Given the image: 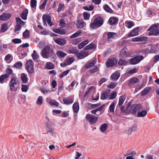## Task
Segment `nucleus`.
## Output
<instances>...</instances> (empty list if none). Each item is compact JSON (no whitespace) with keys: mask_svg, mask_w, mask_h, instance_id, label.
<instances>
[{"mask_svg":"<svg viewBox=\"0 0 159 159\" xmlns=\"http://www.w3.org/2000/svg\"><path fill=\"white\" fill-rule=\"evenodd\" d=\"M40 53L42 57L44 58L48 59L49 57H52L55 59L56 58V54L53 50L48 45L43 47Z\"/></svg>","mask_w":159,"mask_h":159,"instance_id":"nucleus-1","label":"nucleus"},{"mask_svg":"<svg viewBox=\"0 0 159 159\" xmlns=\"http://www.w3.org/2000/svg\"><path fill=\"white\" fill-rule=\"evenodd\" d=\"M9 86L10 90L13 91H16L20 85L18 78L13 76L9 82Z\"/></svg>","mask_w":159,"mask_h":159,"instance_id":"nucleus-2","label":"nucleus"},{"mask_svg":"<svg viewBox=\"0 0 159 159\" xmlns=\"http://www.w3.org/2000/svg\"><path fill=\"white\" fill-rule=\"evenodd\" d=\"M103 23V19L100 17L96 18L93 22L91 23L90 25L91 28L95 29L101 27Z\"/></svg>","mask_w":159,"mask_h":159,"instance_id":"nucleus-3","label":"nucleus"},{"mask_svg":"<svg viewBox=\"0 0 159 159\" xmlns=\"http://www.w3.org/2000/svg\"><path fill=\"white\" fill-rule=\"evenodd\" d=\"M150 31L148 33L149 36H157L159 35V24H156L152 25L147 30Z\"/></svg>","mask_w":159,"mask_h":159,"instance_id":"nucleus-4","label":"nucleus"},{"mask_svg":"<svg viewBox=\"0 0 159 159\" xmlns=\"http://www.w3.org/2000/svg\"><path fill=\"white\" fill-rule=\"evenodd\" d=\"M16 23L14 29V32L15 33L20 30L22 26L24 25L25 23V22L22 21L19 17H16Z\"/></svg>","mask_w":159,"mask_h":159,"instance_id":"nucleus-5","label":"nucleus"},{"mask_svg":"<svg viewBox=\"0 0 159 159\" xmlns=\"http://www.w3.org/2000/svg\"><path fill=\"white\" fill-rule=\"evenodd\" d=\"M85 118L87 121L92 125L95 124L98 120V117L89 114L86 115Z\"/></svg>","mask_w":159,"mask_h":159,"instance_id":"nucleus-6","label":"nucleus"},{"mask_svg":"<svg viewBox=\"0 0 159 159\" xmlns=\"http://www.w3.org/2000/svg\"><path fill=\"white\" fill-rule=\"evenodd\" d=\"M34 63L32 60L27 61L26 63V68L27 71L30 74L33 73L34 71Z\"/></svg>","mask_w":159,"mask_h":159,"instance_id":"nucleus-7","label":"nucleus"},{"mask_svg":"<svg viewBox=\"0 0 159 159\" xmlns=\"http://www.w3.org/2000/svg\"><path fill=\"white\" fill-rule=\"evenodd\" d=\"M143 57L142 56H138L130 59V63L132 65H135L140 62L143 59Z\"/></svg>","mask_w":159,"mask_h":159,"instance_id":"nucleus-8","label":"nucleus"},{"mask_svg":"<svg viewBox=\"0 0 159 159\" xmlns=\"http://www.w3.org/2000/svg\"><path fill=\"white\" fill-rule=\"evenodd\" d=\"M141 109V106L140 105L134 104L132 106L130 109V112L133 114H136V112L139 111Z\"/></svg>","mask_w":159,"mask_h":159,"instance_id":"nucleus-9","label":"nucleus"},{"mask_svg":"<svg viewBox=\"0 0 159 159\" xmlns=\"http://www.w3.org/2000/svg\"><path fill=\"white\" fill-rule=\"evenodd\" d=\"M117 63L116 59L115 58L108 59L106 61V64L107 67L113 66H115Z\"/></svg>","mask_w":159,"mask_h":159,"instance_id":"nucleus-10","label":"nucleus"},{"mask_svg":"<svg viewBox=\"0 0 159 159\" xmlns=\"http://www.w3.org/2000/svg\"><path fill=\"white\" fill-rule=\"evenodd\" d=\"M89 55V52L87 51H82L80 52H77L75 56L79 59H82Z\"/></svg>","mask_w":159,"mask_h":159,"instance_id":"nucleus-11","label":"nucleus"},{"mask_svg":"<svg viewBox=\"0 0 159 159\" xmlns=\"http://www.w3.org/2000/svg\"><path fill=\"white\" fill-rule=\"evenodd\" d=\"M97 60L95 58H94L92 60L88 61L87 64L85 66L84 68L87 69L90 68L94 66L97 63Z\"/></svg>","mask_w":159,"mask_h":159,"instance_id":"nucleus-12","label":"nucleus"},{"mask_svg":"<svg viewBox=\"0 0 159 159\" xmlns=\"http://www.w3.org/2000/svg\"><path fill=\"white\" fill-rule=\"evenodd\" d=\"M75 58L73 57H69L67 58L65 62V63H61V66L63 67H64L66 65H70L74 61Z\"/></svg>","mask_w":159,"mask_h":159,"instance_id":"nucleus-13","label":"nucleus"},{"mask_svg":"<svg viewBox=\"0 0 159 159\" xmlns=\"http://www.w3.org/2000/svg\"><path fill=\"white\" fill-rule=\"evenodd\" d=\"M54 41L56 43L61 46H63L66 42V39L59 38L55 39Z\"/></svg>","mask_w":159,"mask_h":159,"instance_id":"nucleus-14","label":"nucleus"},{"mask_svg":"<svg viewBox=\"0 0 159 159\" xmlns=\"http://www.w3.org/2000/svg\"><path fill=\"white\" fill-rule=\"evenodd\" d=\"M110 91V89H107L103 93L101 94V98L102 100H105L108 98H109Z\"/></svg>","mask_w":159,"mask_h":159,"instance_id":"nucleus-15","label":"nucleus"},{"mask_svg":"<svg viewBox=\"0 0 159 159\" xmlns=\"http://www.w3.org/2000/svg\"><path fill=\"white\" fill-rule=\"evenodd\" d=\"M139 82V79L137 77H133L130 78L129 80L128 84L129 86H131L133 84L138 83Z\"/></svg>","mask_w":159,"mask_h":159,"instance_id":"nucleus-16","label":"nucleus"},{"mask_svg":"<svg viewBox=\"0 0 159 159\" xmlns=\"http://www.w3.org/2000/svg\"><path fill=\"white\" fill-rule=\"evenodd\" d=\"M120 55L123 57H128L129 56V54L126 48L122 49L120 53Z\"/></svg>","mask_w":159,"mask_h":159,"instance_id":"nucleus-17","label":"nucleus"},{"mask_svg":"<svg viewBox=\"0 0 159 159\" xmlns=\"http://www.w3.org/2000/svg\"><path fill=\"white\" fill-rule=\"evenodd\" d=\"M118 19L116 17H112L110 18L108 22L111 25H114L117 23Z\"/></svg>","mask_w":159,"mask_h":159,"instance_id":"nucleus-18","label":"nucleus"},{"mask_svg":"<svg viewBox=\"0 0 159 159\" xmlns=\"http://www.w3.org/2000/svg\"><path fill=\"white\" fill-rule=\"evenodd\" d=\"M11 17V14L10 13H4L0 15V20H4L9 19Z\"/></svg>","mask_w":159,"mask_h":159,"instance_id":"nucleus-19","label":"nucleus"},{"mask_svg":"<svg viewBox=\"0 0 159 159\" xmlns=\"http://www.w3.org/2000/svg\"><path fill=\"white\" fill-rule=\"evenodd\" d=\"M120 76V74L119 72L117 71L115 72L111 76V79L114 80H117Z\"/></svg>","mask_w":159,"mask_h":159,"instance_id":"nucleus-20","label":"nucleus"},{"mask_svg":"<svg viewBox=\"0 0 159 159\" xmlns=\"http://www.w3.org/2000/svg\"><path fill=\"white\" fill-rule=\"evenodd\" d=\"M78 50L76 48L70 47L69 48L68 50V53L70 54H74L75 56L78 52Z\"/></svg>","mask_w":159,"mask_h":159,"instance_id":"nucleus-21","label":"nucleus"},{"mask_svg":"<svg viewBox=\"0 0 159 159\" xmlns=\"http://www.w3.org/2000/svg\"><path fill=\"white\" fill-rule=\"evenodd\" d=\"M9 75L6 74L4 75H2L0 76V83L2 84L5 82L6 81V79L8 77Z\"/></svg>","mask_w":159,"mask_h":159,"instance_id":"nucleus-22","label":"nucleus"},{"mask_svg":"<svg viewBox=\"0 0 159 159\" xmlns=\"http://www.w3.org/2000/svg\"><path fill=\"white\" fill-rule=\"evenodd\" d=\"M31 56L34 61L37 62H39L38 59L39 57V55L37 53L35 50H34L33 51V53H32Z\"/></svg>","mask_w":159,"mask_h":159,"instance_id":"nucleus-23","label":"nucleus"},{"mask_svg":"<svg viewBox=\"0 0 159 159\" xmlns=\"http://www.w3.org/2000/svg\"><path fill=\"white\" fill-rule=\"evenodd\" d=\"M28 11L27 9L24 10L21 13L20 17L24 20H26L27 19V14Z\"/></svg>","mask_w":159,"mask_h":159,"instance_id":"nucleus-24","label":"nucleus"},{"mask_svg":"<svg viewBox=\"0 0 159 159\" xmlns=\"http://www.w3.org/2000/svg\"><path fill=\"white\" fill-rule=\"evenodd\" d=\"M89 42L88 39H86L84 41L79 44L78 45V48L79 49H81L84 48Z\"/></svg>","mask_w":159,"mask_h":159,"instance_id":"nucleus-25","label":"nucleus"},{"mask_svg":"<svg viewBox=\"0 0 159 159\" xmlns=\"http://www.w3.org/2000/svg\"><path fill=\"white\" fill-rule=\"evenodd\" d=\"M73 99L69 97L63 99V102L66 105H69L72 103L73 102Z\"/></svg>","mask_w":159,"mask_h":159,"instance_id":"nucleus-26","label":"nucleus"},{"mask_svg":"<svg viewBox=\"0 0 159 159\" xmlns=\"http://www.w3.org/2000/svg\"><path fill=\"white\" fill-rule=\"evenodd\" d=\"M138 31L137 28L134 29L128 35V36L129 37H133L138 35Z\"/></svg>","mask_w":159,"mask_h":159,"instance_id":"nucleus-27","label":"nucleus"},{"mask_svg":"<svg viewBox=\"0 0 159 159\" xmlns=\"http://www.w3.org/2000/svg\"><path fill=\"white\" fill-rule=\"evenodd\" d=\"M138 130L137 126L136 125H134L131 128L129 129L128 134V135H130L133 132H136Z\"/></svg>","mask_w":159,"mask_h":159,"instance_id":"nucleus-28","label":"nucleus"},{"mask_svg":"<svg viewBox=\"0 0 159 159\" xmlns=\"http://www.w3.org/2000/svg\"><path fill=\"white\" fill-rule=\"evenodd\" d=\"M108 127V125L106 123H104L99 128L100 131L102 133H104L105 132Z\"/></svg>","mask_w":159,"mask_h":159,"instance_id":"nucleus-29","label":"nucleus"},{"mask_svg":"<svg viewBox=\"0 0 159 159\" xmlns=\"http://www.w3.org/2000/svg\"><path fill=\"white\" fill-rule=\"evenodd\" d=\"M96 48V45L93 43H91L83 49V50H87L91 49H95Z\"/></svg>","mask_w":159,"mask_h":159,"instance_id":"nucleus-30","label":"nucleus"},{"mask_svg":"<svg viewBox=\"0 0 159 159\" xmlns=\"http://www.w3.org/2000/svg\"><path fill=\"white\" fill-rule=\"evenodd\" d=\"M82 32V30H80L76 31L75 33H74L72 35H71L70 37V39H74L78 37L80 34Z\"/></svg>","mask_w":159,"mask_h":159,"instance_id":"nucleus-31","label":"nucleus"},{"mask_svg":"<svg viewBox=\"0 0 159 159\" xmlns=\"http://www.w3.org/2000/svg\"><path fill=\"white\" fill-rule=\"evenodd\" d=\"M53 31L55 33L61 34H64L66 33L65 30L59 29H53Z\"/></svg>","mask_w":159,"mask_h":159,"instance_id":"nucleus-32","label":"nucleus"},{"mask_svg":"<svg viewBox=\"0 0 159 159\" xmlns=\"http://www.w3.org/2000/svg\"><path fill=\"white\" fill-rule=\"evenodd\" d=\"M73 109L74 112L78 113L79 109V104L78 102H75L73 106Z\"/></svg>","mask_w":159,"mask_h":159,"instance_id":"nucleus-33","label":"nucleus"},{"mask_svg":"<svg viewBox=\"0 0 159 159\" xmlns=\"http://www.w3.org/2000/svg\"><path fill=\"white\" fill-rule=\"evenodd\" d=\"M56 54L57 56L60 57H64L67 55L66 53L61 50L57 51L56 52Z\"/></svg>","mask_w":159,"mask_h":159,"instance_id":"nucleus-34","label":"nucleus"},{"mask_svg":"<svg viewBox=\"0 0 159 159\" xmlns=\"http://www.w3.org/2000/svg\"><path fill=\"white\" fill-rule=\"evenodd\" d=\"M125 98V96L122 95L120 96L119 97V103L118 105L120 107L121 106L123 103Z\"/></svg>","mask_w":159,"mask_h":159,"instance_id":"nucleus-35","label":"nucleus"},{"mask_svg":"<svg viewBox=\"0 0 159 159\" xmlns=\"http://www.w3.org/2000/svg\"><path fill=\"white\" fill-rule=\"evenodd\" d=\"M103 9L107 12L109 13H113V11L109 7L107 4H105L103 7Z\"/></svg>","mask_w":159,"mask_h":159,"instance_id":"nucleus-36","label":"nucleus"},{"mask_svg":"<svg viewBox=\"0 0 159 159\" xmlns=\"http://www.w3.org/2000/svg\"><path fill=\"white\" fill-rule=\"evenodd\" d=\"M8 28L7 27V25L6 24H3L2 25L1 31L2 32H5L6 31Z\"/></svg>","mask_w":159,"mask_h":159,"instance_id":"nucleus-37","label":"nucleus"},{"mask_svg":"<svg viewBox=\"0 0 159 159\" xmlns=\"http://www.w3.org/2000/svg\"><path fill=\"white\" fill-rule=\"evenodd\" d=\"M156 13V11L151 9H149L147 12L148 16L150 17H151V16H154L155 14Z\"/></svg>","mask_w":159,"mask_h":159,"instance_id":"nucleus-38","label":"nucleus"},{"mask_svg":"<svg viewBox=\"0 0 159 159\" xmlns=\"http://www.w3.org/2000/svg\"><path fill=\"white\" fill-rule=\"evenodd\" d=\"M147 111H143L139 112L138 113L137 116L138 117H143L146 115Z\"/></svg>","mask_w":159,"mask_h":159,"instance_id":"nucleus-39","label":"nucleus"},{"mask_svg":"<svg viewBox=\"0 0 159 159\" xmlns=\"http://www.w3.org/2000/svg\"><path fill=\"white\" fill-rule=\"evenodd\" d=\"M49 103L51 105L56 107H58L59 105V103L56 101L55 100L50 99Z\"/></svg>","mask_w":159,"mask_h":159,"instance_id":"nucleus-40","label":"nucleus"},{"mask_svg":"<svg viewBox=\"0 0 159 159\" xmlns=\"http://www.w3.org/2000/svg\"><path fill=\"white\" fill-rule=\"evenodd\" d=\"M116 33L114 32H109L107 33V37L108 39H114Z\"/></svg>","mask_w":159,"mask_h":159,"instance_id":"nucleus-41","label":"nucleus"},{"mask_svg":"<svg viewBox=\"0 0 159 159\" xmlns=\"http://www.w3.org/2000/svg\"><path fill=\"white\" fill-rule=\"evenodd\" d=\"M21 78L22 82L24 83H26L28 80L27 77L24 73H23L22 74Z\"/></svg>","mask_w":159,"mask_h":159,"instance_id":"nucleus-42","label":"nucleus"},{"mask_svg":"<svg viewBox=\"0 0 159 159\" xmlns=\"http://www.w3.org/2000/svg\"><path fill=\"white\" fill-rule=\"evenodd\" d=\"M42 19L43 21H46L47 22L48 21L51 20V17L49 16L44 14L42 17Z\"/></svg>","mask_w":159,"mask_h":159,"instance_id":"nucleus-43","label":"nucleus"},{"mask_svg":"<svg viewBox=\"0 0 159 159\" xmlns=\"http://www.w3.org/2000/svg\"><path fill=\"white\" fill-rule=\"evenodd\" d=\"M125 24H127L126 25L128 28H130L134 25V22L131 21H126L125 22Z\"/></svg>","mask_w":159,"mask_h":159,"instance_id":"nucleus-44","label":"nucleus"},{"mask_svg":"<svg viewBox=\"0 0 159 159\" xmlns=\"http://www.w3.org/2000/svg\"><path fill=\"white\" fill-rule=\"evenodd\" d=\"M100 104V103H98L97 104H92L89 103L88 104V107L89 109L95 108L99 107Z\"/></svg>","mask_w":159,"mask_h":159,"instance_id":"nucleus-45","label":"nucleus"},{"mask_svg":"<svg viewBox=\"0 0 159 159\" xmlns=\"http://www.w3.org/2000/svg\"><path fill=\"white\" fill-rule=\"evenodd\" d=\"M150 50L147 48H143L140 51L139 53H141L142 54H145L148 53H150Z\"/></svg>","mask_w":159,"mask_h":159,"instance_id":"nucleus-46","label":"nucleus"},{"mask_svg":"<svg viewBox=\"0 0 159 159\" xmlns=\"http://www.w3.org/2000/svg\"><path fill=\"white\" fill-rule=\"evenodd\" d=\"M94 7V6L93 5H91L89 6H84L83 8L85 10L91 11L93 10Z\"/></svg>","mask_w":159,"mask_h":159,"instance_id":"nucleus-47","label":"nucleus"},{"mask_svg":"<svg viewBox=\"0 0 159 159\" xmlns=\"http://www.w3.org/2000/svg\"><path fill=\"white\" fill-rule=\"evenodd\" d=\"M46 124L48 129L52 128V127L55 126L53 122L51 121H49L48 122H47Z\"/></svg>","mask_w":159,"mask_h":159,"instance_id":"nucleus-48","label":"nucleus"},{"mask_svg":"<svg viewBox=\"0 0 159 159\" xmlns=\"http://www.w3.org/2000/svg\"><path fill=\"white\" fill-rule=\"evenodd\" d=\"M117 83L111 82L107 86V88L109 89H113L116 85Z\"/></svg>","mask_w":159,"mask_h":159,"instance_id":"nucleus-49","label":"nucleus"},{"mask_svg":"<svg viewBox=\"0 0 159 159\" xmlns=\"http://www.w3.org/2000/svg\"><path fill=\"white\" fill-rule=\"evenodd\" d=\"M46 67L48 69H52L54 68V66L52 63L48 62L46 63Z\"/></svg>","mask_w":159,"mask_h":159,"instance_id":"nucleus-50","label":"nucleus"},{"mask_svg":"<svg viewBox=\"0 0 159 159\" xmlns=\"http://www.w3.org/2000/svg\"><path fill=\"white\" fill-rule=\"evenodd\" d=\"M30 34V31L27 30H26L23 33V35L24 38H27L29 37Z\"/></svg>","mask_w":159,"mask_h":159,"instance_id":"nucleus-51","label":"nucleus"},{"mask_svg":"<svg viewBox=\"0 0 159 159\" xmlns=\"http://www.w3.org/2000/svg\"><path fill=\"white\" fill-rule=\"evenodd\" d=\"M69 72H70L69 70H68L65 71H64L62 73V74H61L59 76V77L61 78H63L66 75L69 73Z\"/></svg>","mask_w":159,"mask_h":159,"instance_id":"nucleus-52","label":"nucleus"},{"mask_svg":"<svg viewBox=\"0 0 159 159\" xmlns=\"http://www.w3.org/2000/svg\"><path fill=\"white\" fill-rule=\"evenodd\" d=\"M150 90L148 89H144L141 93V95L142 96H144L147 94L149 92Z\"/></svg>","mask_w":159,"mask_h":159,"instance_id":"nucleus-53","label":"nucleus"},{"mask_svg":"<svg viewBox=\"0 0 159 159\" xmlns=\"http://www.w3.org/2000/svg\"><path fill=\"white\" fill-rule=\"evenodd\" d=\"M43 102V97L42 96H39L36 102V103L37 104L40 105Z\"/></svg>","mask_w":159,"mask_h":159,"instance_id":"nucleus-54","label":"nucleus"},{"mask_svg":"<svg viewBox=\"0 0 159 159\" xmlns=\"http://www.w3.org/2000/svg\"><path fill=\"white\" fill-rule=\"evenodd\" d=\"M12 42L14 44H18L20 43L21 42V39L17 38H15L13 39L12 40Z\"/></svg>","mask_w":159,"mask_h":159,"instance_id":"nucleus-55","label":"nucleus"},{"mask_svg":"<svg viewBox=\"0 0 159 159\" xmlns=\"http://www.w3.org/2000/svg\"><path fill=\"white\" fill-rule=\"evenodd\" d=\"M117 96V93L116 91H114L112 93L110 96L109 99H113L115 98Z\"/></svg>","mask_w":159,"mask_h":159,"instance_id":"nucleus-56","label":"nucleus"},{"mask_svg":"<svg viewBox=\"0 0 159 159\" xmlns=\"http://www.w3.org/2000/svg\"><path fill=\"white\" fill-rule=\"evenodd\" d=\"M30 4L32 8H35L36 6L37 1L36 0H31Z\"/></svg>","mask_w":159,"mask_h":159,"instance_id":"nucleus-57","label":"nucleus"},{"mask_svg":"<svg viewBox=\"0 0 159 159\" xmlns=\"http://www.w3.org/2000/svg\"><path fill=\"white\" fill-rule=\"evenodd\" d=\"M22 66V64L20 61H19L16 63L14 65V67L15 68H19L21 67Z\"/></svg>","mask_w":159,"mask_h":159,"instance_id":"nucleus-58","label":"nucleus"},{"mask_svg":"<svg viewBox=\"0 0 159 159\" xmlns=\"http://www.w3.org/2000/svg\"><path fill=\"white\" fill-rule=\"evenodd\" d=\"M84 19L85 20H88L89 19L90 14L89 12H85L83 13Z\"/></svg>","mask_w":159,"mask_h":159,"instance_id":"nucleus-59","label":"nucleus"},{"mask_svg":"<svg viewBox=\"0 0 159 159\" xmlns=\"http://www.w3.org/2000/svg\"><path fill=\"white\" fill-rule=\"evenodd\" d=\"M98 70V68L97 67V66H95L93 68L91 69L90 70V72L91 73H94L97 72Z\"/></svg>","mask_w":159,"mask_h":159,"instance_id":"nucleus-60","label":"nucleus"},{"mask_svg":"<svg viewBox=\"0 0 159 159\" xmlns=\"http://www.w3.org/2000/svg\"><path fill=\"white\" fill-rule=\"evenodd\" d=\"M47 0H44L43 2L39 6V8L40 10H43L45 8V6L47 4Z\"/></svg>","mask_w":159,"mask_h":159,"instance_id":"nucleus-61","label":"nucleus"},{"mask_svg":"<svg viewBox=\"0 0 159 159\" xmlns=\"http://www.w3.org/2000/svg\"><path fill=\"white\" fill-rule=\"evenodd\" d=\"M21 90L23 92H26L28 89V87L26 85H22Z\"/></svg>","mask_w":159,"mask_h":159,"instance_id":"nucleus-62","label":"nucleus"},{"mask_svg":"<svg viewBox=\"0 0 159 159\" xmlns=\"http://www.w3.org/2000/svg\"><path fill=\"white\" fill-rule=\"evenodd\" d=\"M115 107L114 103H112L109 107V111L111 112H114V110Z\"/></svg>","mask_w":159,"mask_h":159,"instance_id":"nucleus-63","label":"nucleus"},{"mask_svg":"<svg viewBox=\"0 0 159 159\" xmlns=\"http://www.w3.org/2000/svg\"><path fill=\"white\" fill-rule=\"evenodd\" d=\"M138 71V69L137 68H134L129 71L128 72V73L130 74H133L136 73Z\"/></svg>","mask_w":159,"mask_h":159,"instance_id":"nucleus-64","label":"nucleus"}]
</instances>
